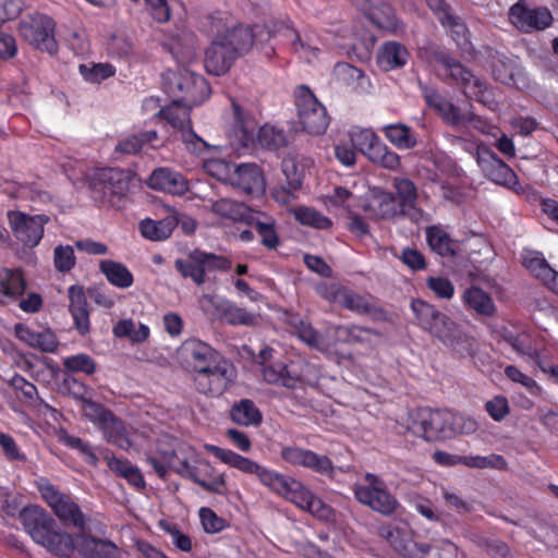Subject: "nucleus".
<instances>
[{"label":"nucleus","instance_id":"1","mask_svg":"<svg viewBox=\"0 0 558 558\" xmlns=\"http://www.w3.org/2000/svg\"><path fill=\"white\" fill-rule=\"evenodd\" d=\"M182 350L197 392L219 397L233 385L236 369L218 350L198 339L186 340Z\"/></svg>","mask_w":558,"mask_h":558},{"label":"nucleus","instance_id":"2","mask_svg":"<svg viewBox=\"0 0 558 558\" xmlns=\"http://www.w3.org/2000/svg\"><path fill=\"white\" fill-rule=\"evenodd\" d=\"M411 308L417 320V325L433 337L441 341L447 348L461 357H470L474 354L475 338L441 313L435 305L414 299Z\"/></svg>","mask_w":558,"mask_h":558},{"label":"nucleus","instance_id":"3","mask_svg":"<svg viewBox=\"0 0 558 558\" xmlns=\"http://www.w3.org/2000/svg\"><path fill=\"white\" fill-rule=\"evenodd\" d=\"M378 535L402 558H466V554L448 538L434 539L432 544L416 541V533L407 524H384Z\"/></svg>","mask_w":558,"mask_h":558},{"label":"nucleus","instance_id":"4","mask_svg":"<svg viewBox=\"0 0 558 558\" xmlns=\"http://www.w3.org/2000/svg\"><path fill=\"white\" fill-rule=\"evenodd\" d=\"M20 521L32 539L53 555L69 558L74 553L72 535L61 530L57 521L40 506L23 507Z\"/></svg>","mask_w":558,"mask_h":558},{"label":"nucleus","instance_id":"5","mask_svg":"<svg viewBox=\"0 0 558 558\" xmlns=\"http://www.w3.org/2000/svg\"><path fill=\"white\" fill-rule=\"evenodd\" d=\"M131 172L120 168H97L87 175L90 197L97 206L119 207L129 192Z\"/></svg>","mask_w":558,"mask_h":558},{"label":"nucleus","instance_id":"6","mask_svg":"<svg viewBox=\"0 0 558 558\" xmlns=\"http://www.w3.org/2000/svg\"><path fill=\"white\" fill-rule=\"evenodd\" d=\"M436 61L442 66L446 76L451 80V83L462 89L465 97L474 99L488 108L496 105L494 93L487 87L486 82L474 75L459 60L449 53L439 52L436 56Z\"/></svg>","mask_w":558,"mask_h":558},{"label":"nucleus","instance_id":"7","mask_svg":"<svg viewBox=\"0 0 558 558\" xmlns=\"http://www.w3.org/2000/svg\"><path fill=\"white\" fill-rule=\"evenodd\" d=\"M255 37H216L205 51L204 66L210 74L220 76L228 72L233 62L246 54Z\"/></svg>","mask_w":558,"mask_h":558},{"label":"nucleus","instance_id":"8","mask_svg":"<svg viewBox=\"0 0 558 558\" xmlns=\"http://www.w3.org/2000/svg\"><path fill=\"white\" fill-rule=\"evenodd\" d=\"M293 95L298 120L302 130L311 135L324 134L330 123L326 107L307 85L296 86Z\"/></svg>","mask_w":558,"mask_h":558},{"label":"nucleus","instance_id":"9","mask_svg":"<svg viewBox=\"0 0 558 558\" xmlns=\"http://www.w3.org/2000/svg\"><path fill=\"white\" fill-rule=\"evenodd\" d=\"M352 490L357 502L383 515L393 514L399 507L385 481L374 473L367 472L364 483L354 484Z\"/></svg>","mask_w":558,"mask_h":558},{"label":"nucleus","instance_id":"10","mask_svg":"<svg viewBox=\"0 0 558 558\" xmlns=\"http://www.w3.org/2000/svg\"><path fill=\"white\" fill-rule=\"evenodd\" d=\"M191 109L175 97L170 105L159 110L158 116L180 131L182 142L189 151L201 155L208 149V144L194 132L190 117Z\"/></svg>","mask_w":558,"mask_h":558},{"label":"nucleus","instance_id":"11","mask_svg":"<svg viewBox=\"0 0 558 558\" xmlns=\"http://www.w3.org/2000/svg\"><path fill=\"white\" fill-rule=\"evenodd\" d=\"M409 430L427 441H435L452 433L449 415L441 410L430 408L416 409L410 418Z\"/></svg>","mask_w":558,"mask_h":558},{"label":"nucleus","instance_id":"12","mask_svg":"<svg viewBox=\"0 0 558 558\" xmlns=\"http://www.w3.org/2000/svg\"><path fill=\"white\" fill-rule=\"evenodd\" d=\"M36 484L43 499L61 521L69 522L78 529L85 527V517L80 506L73 501L70 495L60 492L46 477H40Z\"/></svg>","mask_w":558,"mask_h":558},{"label":"nucleus","instance_id":"13","mask_svg":"<svg viewBox=\"0 0 558 558\" xmlns=\"http://www.w3.org/2000/svg\"><path fill=\"white\" fill-rule=\"evenodd\" d=\"M7 219L14 238L28 248L39 245L45 226L50 221L45 214L29 215L21 210H9Z\"/></svg>","mask_w":558,"mask_h":558},{"label":"nucleus","instance_id":"14","mask_svg":"<svg viewBox=\"0 0 558 558\" xmlns=\"http://www.w3.org/2000/svg\"><path fill=\"white\" fill-rule=\"evenodd\" d=\"M280 496L318 519L326 520L331 514V508L328 505L314 495L303 483L291 476Z\"/></svg>","mask_w":558,"mask_h":558},{"label":"nucleus","instance_id":"15","mask_svg":"<svg viewBox=\"0 0 558 558\" xmlns=\"http://www.w3.org/2000/svg\"><path fill=\"white\" fill-rule=\"evenodd\" d=\"M280 457L284 462L293 466L310 469L315 473L329 477L333 475V463L326 454H318L313 450L298 446H284L281 449Z\"/></svg>","mask_w":558,"mask_h":558},{"label":"nucleus","instance_id":"16","mask_svg":"<svg viewBox=\"0 0 558 558\" xmlns=\"http://www.w3.org/2000/svg\"><path fill=\"white\" fill-rule=\"evenodd\" d=\"M89 408L95 414L92 420L99 425L107 441L120 447L121 449H128L131 446V441L128 437L123 422L118 418L112 411L106 409L101 404L90 402Z\"/></svg>","mask_w":558,"mask_h":558},{"label":"nucleus","instance_id":"17","mask_svg":"<svg viewBox=\"0 0 558 558\" xmlns=\"http://www.w3.org/2000/svg\"><path fill=\"white\" fill-rule=\"evenodd\" d=\"M178 90L182 94L177 96L182 105L195 107L206 101L211 94V88L207 80L199 74L192 72L181 75L175 81Z\"/></svg>","mask_w":558,"mask_h":558},{"label":"nucleus","instance_id":"18","mask_svg":"<svg viewBox=\"0 0 558 558\" xmlns=\"http://www.w3.org/2000/svg\"><path fill=\"white\" fill-rule=\"evenodd\" d=\"M205 302L213 311V315L232 326H252L256 316L235 303L216 295L205 296Z\"/></svg>","mask_w":558,"mask_h":558},{"label":"nucleus","instance_id":"19","mask_svg":"<svg viewBox=\"0 0 558 558\" xmlns=\"http://www.w3.org/2000/svg\"><path fill=\"white\" fill-rule=\"evenodd\" d=\"M509 15L512 24L523 32L544 31L553 23V15L546 8L530 9L517 3Z\"/></svg>","mask_w":558,"mask_h":558},{"label":"nucleus","instance_id":"20","mask_svg":"<svg viewBox=\"0 0 558 558\" xmlns=\"http://www.w3.org/2000/svg\"><path fill=\"white\" fill-rule=\"evenodd\" d=\"M146 184L155 191L177 196H182L190 190L186 178L167 167L156 168L146 180Z\"/></svg>","mask_w":558,"mask_h":558},{"label":"nucleus","instance_id":"21","mask_svg":"<svg viewBox=\"0 0 558 558\" xmlns=\"http://www.w3.org/2000/svg\"><path fill=\"white\" fill-rule=\"evenodd\" d=\"M74 544L82 558H123L124 554L112 541L85 533L77 535Z\"/></svg>","mask_w":558,"mask_h":558},{"label":"nucleus","instance_id":"22","mask_svg":"<svg viewBox=\"0 0 558 558\" xmlns=\"http://www.w3.org/2000/svg\"><path fill=\"white\" fill-rule=\"evenodd\" d=\"M68 298L73 326L77 333L84 337L90 332L88 301L84 287L80 284L71 286L68 290Z\"/></svg>","mask_w":558,"mask_h":558},{"label":"nucleus","instance_id":"23","mask_svg":"<svg viewBox=\"0 0 558 558\" xmlns=\"http://www.w3.org/2000/svg\"><path fill=\"white\" fill-rule=\"evenodd\" d=\"M27 281L21 268L0 267V305L17 302L24 295Z\"/></svg>","mask_w":558,"mask_h":558},{"label":"nucleus","instance_id":"24","mask_svg":"<svg viewBox=\"0 0 558 558\" xmlns=\"http://www.w3.org/2000/svg\"><path fill=\"white\" fill-rule=\"evenodd\" d=\"M230 183L247 195L259 194L265 190L262 169L255 163H241L232 171Z\"/></svg>","mask_w":558,"mask_h":558},{"label":"nucleus","instance_id":"25","mask_svg":"<svg viewBox=\"0 0 558 558\" xmlns=\"http://www.w3.org/2000/svg\"><path fill=\"white\" fill-rule=\"evenodd\" d=\"M423 96L426 105L432 108L445 123L457 126L465 122L466 114L453 102L445 98L435 88H423Z\"/></svg>","mask_w":558,"mask_h":558},{"label":"nucleus","instance_id":"26","mask_svg":"<svg viewBox=\"0 0 558 558\" xmlns=\"http://www.w3.org/2000/svg\"><path fill=\"white\" fill-rule=\"evenodd\" d=\"M342 293L340 306L356 313L359 315H367L374 319H384L386 311L378 304L377 300L371 294H360L349 288Z\"/></svg>","mask_w":558,"mask_h":558},{"label":"nucleus","instance_id":"27","mask_svg":"<svg viewBox=\"0 0 558 558\" xmlns=\"http://www.w3.org/2000/svg\"><path fill=\"white\" fill-rule=\"evenodd\" d=\"M14 330L19 340L41 352L53 353L59 347L56 333L49 328L38 331L20 323L15 325Z\"/></svg>","mask_w":558,"mask_h":558},{"label":"nucleus","instance_id":"28","mask_svg":"<svg viewBox=\"0 0 558 558\" xmlns=\"http://www.w3.org/2000/svg\"><path fill=\"white\" fill-rule=\"evenodd\" d=\"M462 304L476 316L492 318L497 313V306L492 295L477 286L466 288L461 295Z\"/></svg>","mask_w":558,"mask_h":558},{"label":"nucleus","instance_id":"29","mask_svg":"<svg viewBox=\"0 0 558 558\" xmlns=\"http://www.w3.org/2000/svg\"><path fill=\"white\" fill-rule=\"evenodd\" d=\"M489 159L480 161L485 175L493 182L509 189L519 184L515 172L495 153L487 151Z\"/></svg>","mask_w":558,"mask_h":558},{"label":"nucleus","instance_id":"30","mask_svg":"<svg viewBox=\"0 0 558 558\" xmlns=\"http://www.w3.org/2000/svg\"><path fill=\"white\" fill-rule=\"evenodd\" d=\"M264 379L271 385H279L289 389H294L302 384V377L296 372L295 365H287L281 362H275L263 367Z\"/></svg>","mask_w":558,"mask_h":558},{"label":"nucleus","instance_id":"31","mask_svg":"<svg viewBox=\"0 0 558 558\" xmlns=\"http://www.w3.org/2000/svg\"><path fill=\"white\" fill-rule=\"evenodd\" d=\"M247 225L255 229L264 247L270 251L279 247L281 241L272 217L260 211H254Z\"/></svg>","mask_w":558,"mask_h":558},{"label":"nucleus","instance_id":"32","mask_svg":"<svg viewBox=\"0 0 558 558\" xmlns=\"http://www.w3.org/2000/svg\"><path fill=\"white\" fill-rule=\"evenodd\" d=\"M210 210L223 219L234 222H244L246 225L254 214V210L247 207L244 203L230 198H220L213 202Z\"/></svg>","mask_w":558,"mask_h":558},{"label":"nucleus","instance_id":"33","mask_svg":"<svg viewBox=\"0 0 558 558\" xmlns=\"http://www.w3.org/2000/svg\"><path fill=\"white\" fill-rule=\"evenodd\" d=\"M162 49L182 66L191 64L196 57L193 37H167V40L162 43Z\"/></svg>","mask_w":558,"mask_h":558},{"label":"nucleus","instance_id":"34","mask_svg":"<svg viewBox=\"0 0 558 558\" xmlns=\"http://www.w3.org/2000/svg\"><path fill=\"white\" fill-rule=\"evenodd\" d=\"M230 420L240 426H259L263 414L251 399L235 401L229 410Z\"/></svg>","mask_w":558,"mask_h":558},{"label":"nucleus","instance_id":"35","mask_svg":"<svg viewBox=\"0 0 558 558\" xmlns=\"http://www.w3.org/2000/svg\"><path fill=\"white\" fill-rule=\"evenodd\" d=\"M156 141H158V134L156 131H142L119 140L116 144L114 153L121 155H136L146 146L156 148V145L154 144Z\"/></svg>","mask_w":558,"mask_h":558},{"label":"nucleus","instance_id":"36","mask_svg":"<svg viewBox=\"0 0 558 558\" xmlns=\"http://www.w3.org/2000/svg\"><path fill=\"white\" fill-rule=\"evenodd\" d=\"M407 48L397 41H387L379 49L377 64L384 71L402 68L408 61Z\"/></svg>","mask_w":558,"mask_h":558},{"label":"nucleus","instance_id":"37","mask_svg":"<svg viewBox=\"0 0 558 558\" xmlns=\"http://www.w3.org/2000/svg\"><path fill=\"white\" fill-rule=\"evenodd\" d=\"M292 173L288 167L283 172L287 178L286 184L276 185L271 189V197L281 205H288L296 199L295 193L302 187L303 177L296 171L295 165H291Z\"/></svg>","mask_w":558,"mask_h":558},{"label":"nucleus","instance_id":"38","mask_svg":"<svg viewBox=\"0 0 558 558\" xmlns=\"http://www.w3.org/2000/svg\"><path fill=\"white\" fill-rule=\"evenodd\" d=\"M99 270L110 284L119 289H128L134 283L133 274L120 262L102 259L99 263Z\"/></svg>","mask_w":558,"mask_h":558},{"label":"nucleus","instance_id":"39","mask_svg":"<svg viewBox=\"0 0 558 558\" xmlns=\"http://www.w3.org/2000/svg\"><path fill=\"white\" fill-rule=\"evenodd\" d=\"M368 20L380 32H403L402 24L398 21L393 9L387 3H378L369 9Z\"/></svg>","mask_w":558,"mask_h":558},{"label":"nucleus","instance_id":"40","mask_svg":"<svg viewBox=\"0 0 558 558\" xmlns=\"http://www.w3.org/2000/svg\"><path fill=\"white\" fill-rule=\"evenodd\" d=\"M207 450L222 463H226L243 473L255 475L257 470H259L260 464L230 449L209 445L207 446Z\"/></svg>","mask_w":558,"mask_h":558},{"label":"nucleus","instance_id":"41","mask_svg":"<svg viewBox=\"0 0 558 558\" xmlns=\"http://www.w3.org/2000/svg\"><path fill=\"white\" fill-rule=\"evenodd\" d=\"M502 337L515 352L530 357L537 366L544 361L537 348L533 345L531 333L527 330L506 331Z\"/></svg>","mask_w":558,"mask_h":558},{"label":"nucleus","instance_id":"42","mask_svg":"<svg viewBox=\"0 0 558 558\" xmlns=\"http://www.w3.org/2000/svg\"><path fill=\"white\" fill-rule=\"evenodd\" d=\"M522 265L536 278L549 284L558 274L549 266L541 252L526 251L522 255Z\"/></svg>","mask_w":558,"mask_h":558},{"label":"nucleus","instance_id":"43","mask_svg":"<svg viewBox=\"0 0 558 558\" xmlns=\"http://www.w3.org/2000/svg\"><path fill=\"white\" fill-rule=\"evenodd\" d=\"M292 140L293 134L291 132H286L283 129L270 124L263 125L257 134L258 144L268 150L284 148Z\"/></svg>","mask_w":558,"mask_h":558},{"label":"nucleus","instance_id":"44","mask_svg":"<svg viewBox=\"0 0 558 558\" xmlns=\"http://www.w3.org/2000/svg\"><path fill=\"white\" fill-rule=\"evenodd\" d=\"M56 31L54 20L41 13L27 15L20 23L21 35H53Z\"/></svg>","mask_w":558,"mask_h":558},{"label":"nucleus","instance_id":"45","mask_svg":"<svg viewBox=\"0 0 558 558\" xmlns=\"http://www.w3.org/2000/svg\"><path fill=\"white\" fill-rule=\"evenodd\" d=\"M428 246L436 254L449 257L456 254L454 243L449 233L439 226H430L425 231Z\"/></svg>","mask_w":558,"mask_h":558},{"label":"nucleus","instance_id":"46","mask_svg":"<svg viewBox=\"0 0 558 558\" xmlns=\"http://www.w3.org/2000/svg\"><path fill=\"white\" fill-rule=\"evenodd\" d=\"M393 186L397 192L399 203L414 215V220L421 215V210L415 206L417 201V189L413 181L407 178H396L393 180Z\"/></svg>","mask_w":558,"mask_h":558},{"label":"nucleus","instance_id":"47","mask_svg":"<svg viewBox=\"0 0 558 558\" xmlns=\"http://www.w3.org/2000/svg\"><path fill=\"white\" fill-rule=\"evenodd\" d=\"M485 52L484 61L492 69L494 78L502 84H515L509 60L489 47H485Z\"/></svg>","mask_w":558,"mask_h":558},{"label":"nucleus","instance_id":"48","mask_svg":"<svg viewBox=\"0 0 558 558\" xmlns=\"http://www.w3.org/2000/svg\"><path fill=\"white\" fill-rule=\"evenodd\" d=\"M386 138L399 149H411L417 144L413 130L402 123L389 124L383 128Z\"/></svg>","mask_w":558,"mask_h":558},{"label":"nucleus","instance_id":"49","mask_svg":"<svg viewBox=\"0 0 558 558\" xmlns=\"http://www.w3.org/2000/svg\"><path fill=\"white\" fill-rule=\"evenodd\" d=\"M375 202L377 203V215L383 219L402 216L414 220V215L405 210L391 192H380L376 196Z\"/></svg>","mask_w":558,"mask_h":558},{"label":"nucleus","instance_id":"50","mask_svg":"<svg viewBox=\"0 0 558 558\" xmlns=\"http://www.w3.org/2000/svg\"><path fill=\"white\" fill-rule=\"evenodd\" d=\"M172 219L153 220L146 218L140 222L141 234L150 241H162L168 239L174 229Z\"/></svg>","mask_w":558,"mask_h":558},{"label":"nucleus","instance_id":"51","mask_svg":"<svg viewBox=\"0 0 558 558\" xmlns=\"http://www.w3.org/2000/svg\"><path fill=\"white\" fill-rule=\"evenodd\" d=\"M9 386L14 390L16 398L28 408H36L40 402L36 386L23 376L15 374Z\"/></svg>","mask_w":558,"mask_h":558},{"label":"nucleus","instance_id":"52","mask_svg":"<svg viewBox=\"0 0 558 558\" xmlns=\"http://www.w3.org/2000/svg\"><path fill=\"white\" fill-rule=\"evenodd\" d=\"M293 215L295 220L302 226L317 230H328L332 227V221L329 217L312 207L299 206L293 209Z\"/></svg>","mask_w":558,"mask_h":558},{"label":"nucleus","instance_id":"53","mask_svg":"<svg viewBox=\"0 0 558 558\" xmlns=\"http://www.w3.org/2000/svg\"><path fill=\"white\" fill-rule=\"evenodd\" d=\"M112 332L117 338H128L133 343H143L149 338L150 335V330L147 325L140 324L136 328L132 319L119 320L113 326Z\"/></svg>","mask_w":558,"mask_h":558},{"label":"nucleus","instance_id":"54","mask_svg":"<svg viewBox=\"0 0 558 558\" xmlns=\"http://www.w3.org/2000/svg\"><path fill=\"white\" fill-rule=\"evenodd\" d=\"M177 271L184 278H190L192 281L202 286L205 283L206 278L202 265L197 263L196 251L192 252L189 259H177L174 263Z\"/></svg>","mask_w":558,"mask_h":558},{"label":"nucleus","instance_id":"55","mask_svg":"<svg viewBox=\"0 0 558 558\" xmlns=\"http://www.w3.org/2000/svg\"><path fill=\"white\" fill-rule=\"evenodd\" d=\"M350 135L352 145L367 158L373 154V148L383 142L371 129H356Z\"/></svg>","mask_w":558,"mask_h":558},{"label":"nucleus","instance_id":"56","mask_svg":"<svg viewBox=\"0 0 558 558\" xmlns=\"http://www.w3.org/2000/svg\"><path fill=\"white\" fill-rule=\"evenodd\" d=\"M426 2L433 11L438 13L440 23L453 35H462L466 32L465 25L447 10L442 0H426Z\"/></svg>","mask_w":558,"mask_h":558},{"label":"nucleus","instance_id":"57","mask_svg":"<svg viewBox=\"0 0 558 558\" xmlns=\"http://www.w3.org/2000/svg\"><path fill=\"white\" fill-rule=\"evenodd\" d=\"M235 32H246L250 35H262L263 33H267L268 35H276V34H281V33L282 34L292 33V32H296V31L293 28L292 25H290L287 22L271 20L263 26L258 25V24H255L253 26H245V27L242 25H236V26L232 27V33H235Z\"/></svg>","mask_w":558,"mask_h":558},{"label":"nucleus","instance_id":"58","mask_svg":"<svg viewBox=\"0 0 558 558\" xmlns=\"http://www.w3.org/2000/svg\"><path fill=\"white\" fill-rule=\"evenodd\" d=\"M291 325L295 329L298 338L312 349H320L323 345L322 335L312 326L311 323L299 317H293Z\"/></svg>","mask_w":558,"mask_h":558},{"label":"nucleus","instance_id":"59","mask_svg":"<svg viewBox=\"0 0 558 558\" xmlns=\"http://www.w3.org/2000/svg\"><path fill=\"white\" fill-rule=\"evenodd\" d=\"M196 251L197 263L202 265L204 275L213 271H228L232 268V262L222 255L207 253L201 250Z\"/></svg>","mask_w":558,"mask_h":558},{"label":"nucleus","instance_id":"60","mask_svg":"<svg viewBox=\"0 0 558 558\" xmlns=\"http://www.w3.org/2000/svg\"><path fill=\"white\" fill-rule=\"evenodd\" d=\"M368 160L392 171L399 169L401 165L399 155L391 150L384 142L373 148V154L368 157Z\"/></svg>","mask_w":558,"mask_h":558},{"label":"nucleus","instance_id":"61","mask_svg":"<svg viewBox=\"0 0 558 558\" xmlns=\"http://www.w3.org/2000/svg\"><path fill=\"white\" fill-rule=\"evenodd\" d=\"M255 475L263 485H265L271 492L276 493L279 496L287 486V482L290 477L281 473H278L274 470L267 469L263 465H259V470H257Z\"/></svg>","mask_w":558,"mask_h":558},{"label":"nucleus","instance_id":"62","mask_svg":"<svg viewBox=\"0 0 558 558\" xmlns=\"http://www.w3.org/2000/svg\"><path fill=\"white\" fill-rule=\"evenodd\" d=\"M76 265V256L71 245H57L53 250V266L57 271L70 272Z\"/></svg>","mask_w":558,"mask_h":558},{"label":"nucleus","instance_id":"63","mask_svg":"<svg viewBox=\"0 0 558 558\" xmlns=\"http://www.w3.org/2000/svg\"><path fill=\"white\" fill-rule=\"evenodd\" d=\"M78 70L84 80L90 83H99L116 74L114 66L109 63H97L92 66L81 64Z\"/></svg>","mask_w":558,"mask_h":558},{"label":"nucleus","instance_id":"64","mask_svg":"<svg viewBox=\"0 0 558 558\" xmlns=\"http://www.w3.org/2000/svg\"><path fill=\"white\" fill-rule=\"evenodd\" d=\"M63 366L71 373L93 375L96 372L95 361L87 354L80 353L64 359Z\"/></svg>","mask_w":558,"mask_h":558}]
</instances>
